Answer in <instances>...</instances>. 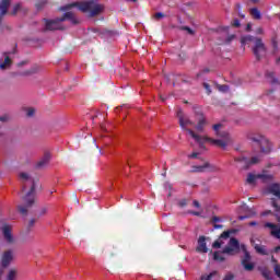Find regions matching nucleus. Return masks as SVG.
I'll use <instances>...</instances> for the list:
<instances>
[{
    "label": "nucleus",
    "instance_id": "7ed1b4c3",
    "mask_svg": "<svg viewBox=\"0 0 280 280\" xmlns=\"http://www.w3.org/2000/svg\"><path fill=\"white\" fill-rule=\"evenodd\" d=\"M177 117L179 119V126L182 130H186L190 137L195 139L197 143H202V137L194 132L191 129H187V126H194V121L191 119L185 117V114H183V109L177 110Z\"/></svg>",
    "mask_w": 280,
    "mask_h": 280
},
{
    "label": "nucleus",
    "instance_id": "0eeeda50",
    "mask_svg": "<svg viewBox=\"0 0 280 280\" xmlns=\"http://www.w3.org/2000/svg\"><path fill=\"white\" fill-rule=\"evenodd\" d=\"M235 163H240V168L241 170H248L250 165H257L259 163V158L258 156H253L250 160H247L244 156L235 158L234 159Z\"/></svg>",
    "mask_w": 280,
    "mask_h": 280
},
{
    "label": "nucleus",
    "instance_id": "5701e85b",
    "mask_svg": "<svg viewBox=\"0 0 280 280\" xmlns=\"http://www.w3.org/2000/svg\"><path fill=\"white\" fill-rule=\"evenodd\" d=\"M249 14L253 16V19H255V21H260L261 19V11H259L257 8H252L249 10Z\"/></svg>",
    "mask_w": 280,
    "mask_h": 280
},
{
    "label": "nucleus",
    "instance_id": "ea45409f",
    "mask_svg": "<svg viewBox=\"0 0 280 280\" xmlns=\"http://www.w3.org/2000/svg\"><path fill=\"white\" fill-rule=\"evenodd\" d=\"M0 121L2 124H5L7 121H10V116H8V115L0 116Z\"/></svg>",
    "mask_w": 280,
    "mask_h": 280
},
{
    "label": "nucleus",
    "instance_id": "c756f323",
    "mask_svg": "<svg viewBox=\"0 0 280 280\" xmlns=\"http://www.w3.org/2000/svg\"><path fill=\"white\" fill-rule=\"evenodd\" d=\"M213 259H214L215 261H224V256H222V255L220 254V252H214V254H213Z\"/></svg>",
    "mask_w": 280,
    "mask_h": 280
},
{
    "label": "nucleus",
    "instance_id": "a878e982",
    "mask_svg": "<svg viewBox=\"0 0 280 280\" xmlns=\"http://www.w3.org/2000/svg\"><path fill=\"white\" fill-rule=\"evenodd\" d=\"M16 277H19V271H16V269H11L7 275V280H16Z\"/></svg>",
    "mask_w": 280,
    "mask_h": 280
},
{
    "label": "nucleus",
    "instance_id": "f3484780",
    "mask_svg": "<svg viewBox=\"0 0 280 280\" xmlns=\"http://www.w3.org/2000/svg\"><path fill=\"white\" fill-rule=\"evenodd\" d=\"M213 170V166L209 162H205L202 165H195L192 166V172L196 173H202V172H211Z\"/></svg>",
    "mask_w": 280,
    "mask_h": 280
},
{
    "label": "nucleus",
    "instance_id": "864d4df0",
    "mask_svg": "<svg viewBox=\"0 0 280 280\" xmlns=\"http://www.w3.org/2000/svg\"><path fill=\"white\" fill-rule=\"evenodd\" d=\"M235 38V35H230L228 38H226V43H231V40H233Z\"/></svg>",
    "mask_w": 280,
    "mask_h": 280
},
{
    "label": "nucleus",
    "instance_id": "4d7b16f0",
    "mask_svg": "<svg viewBox=\"0 0 280 280\" xmlns=\"http://www.w3.org/2000/svg\"><path fill=\"white\" fill-rule=\"evenodd\" d=\"M249 226H257V222L256 221L249 222Z\"/></svg>",
    "mask_w": 280,
    "mask_h": 280
},
{
    "label": "nucleus",
    "instance_id": "7c9ffc66",
    "mask_svg": "<svg viewBox=\"0 0 280 280\" xmlns=\"http://www.w3.org/2000/svg\"><path fill=\"white\" fill-rule=\"evenodd\" d=\"M222 244H224V242H222V238H218L217 241L213 242L212 248H221Z\"/></svg>",
    "mask_w": 280,
    "mask_h": 280
},
{
    "label": "nucleus",
    "instance_id": "dca6fc26",
    "mask_svg": "<svg viewBox=\"0 0 280 280\" xmlns=\"http://www.w3.org/2000/svg\"><path fill=\"white\" fill-rule=\"evenodd\" d=\"M49 161H51V154L45 153L40 161L36 163V168L43 170V167H47V165H49Z\"/></svg>",
    "mask_w": 280,
    "mask_h": 280
},
{
    "label": "nucleus",
    "instance_id": "6e6d98bb",
    "mask_svg": "<svg viewBox=\"0 0 280 280\" xmlns=\"http://www.w3.org/2000/svg\"><path fill=\"white\" fill-rule=\"evenodd\" d=\"M257 34H264V28H261V27H259V28H257Z\"/></svg>",
    "mask_w": 280,
    "mask_h": 280
},
{
    "label": "nucleus",
    "instance_id": "2f4dec72",
    "mask_svg": "<svg viewBox=\"0 0 280 280\" xmlns=\"http://www.w3.org/2000/svg\"><path fill=\"white\" fill-rule=\"evenodd\" d=\"M217 88H218V91H220L221 93H228L229 91V85L226 84H223V85L218 84Z\"/></svg>",
    "mask_w": 280,
    "mask_h": 280
},
{
    "label": "nucleus",
    "instance_id": "a18cd8bd",
    "mask_svg": "<svg viewBox=\"0 0 280 280\" xmlns=\"http://www.w3.org/2000/svg\"><path fill=\"white\" fill-rule=\"evenodd\" d=\"M233 279H235V276H233V273H229V275H226V276L224 277L223 280H233Z\"/></svg>",
    "mask_w": 280,
    "mask_h": 280
},
{
    "label": "nucleus",
    "instance_id": "0e129e2a",
    "mask_svg": "<svg viewBox=\"0 0 280 280\" xmlns=\"http://www.w3.org/2000/svg\"><path fill=\"white\" fill-rule=\"evenodd\" d=\"M25 189H27V187L25 186V184L22 186V191H25Z\"/></svg>",
    "mask_w": 280,
    "mask_h": 280
},
{
    "label": "nucleus",
    "instance_id": "3c124183",
    "mask_svg": "<svg viewBox=\"0 0 280 280\" xmlns=\"http://www.w3.org/2000/svg\"><path fill=\"white\" fill-rule=\"evenodd\" d=\"M192 205L196 207V209H200V202L198 200H194Z\"/></svg>",
    "mask_w": 280,
    "mask_h": 280
},
{
    "label": "nucleus",
    "instance_id": "052dcab7",
    "mask_svg": "<svg viewBox=\"0 0 280 280\" xmlns=\"http://www.w3.org/2000/svg\"><path fill=\"white\" fill-rule=\"evenodd\" d=\"M246 218H248L247 215H241V217H238V220H246Z\"/></svg>",
    "mask_w": 280,
    "mask_h": 280
},
{
    "label": "nucleus",
    "instance_id": "f257e3e1",
    "mask_svg": "<svg viewBox=\"0 0 280 280\" xmlns=\"http://www.w3.org/2000/svg\"><path fill=\"white\" fill-rule=\"evenodd\" d=\"M71 8H78L81 12H90V16H97L104 10V5L95 3V0H90L85 2H72L61 7L59 10L61 12H68Z\"/></svg>",
    "mask_w": 280,
    "mask_h": 280
},
{
    "label": "nucleus",
    "instance_id": "09e8293b",
    "mask_svg": "<svg viewBox=\"0 0 280 280\" xmlns=\"http://www.w3.org/2000/svg\"><path fill=\"white\" fill-rule=\"evenodd\" d=\"M188 159H198V152H192L190 155H188Z\"/></svg>",
    "mask_w": 280,
    "mask_h": 280
},
{
    "label": "nucleus",
    "instance_id": "4468645a",
    "mask_svg": "<svg viewBox=\"0 0 280 280\" xmlns=\"http://www.w3.org/2000/svg\"><path fill=\"white\" fill-rule=\"evenodd\" d=\"M10 3H12V0H1L0 2V25L3 16L8 14V9L10 8Z\"/></svg>",
    "mask_w": 280,
    "mask_h": 280
},
{
    "label": "nucleus",
    "instance_id": "e2e57ef3",
    "mask_svg": "<svg viewBox=\"0 0 280 280\" xmlns=\"http://www.w3.org/2000/svg\"><path fill=\"white\" fill-rule=\"evenodd\" d=\"M280 252V246L275 247V253H279Z\"/></svg>",
    "mask_w": 280,
    "mask_h": 280
},
{
    "label": "nucleus",
    "instance_id": "79ce46f5",
    "mask_svg": "<svg viewBox=\"0 0 280 280\" xmlns=\"http://www.w3.org/2000/svg\"><path fill=\"white\" fill-rule=\"evenodd\" d=\"M47 211H48L47 207H43L39 211V218L43 215H47Z\"/></svg>",
    "mask_w": 280,
    "mask_h": 280
},
{
    "label": "nucleus",
    "instance_id": "b1692460",
    "mask_svg": "<svg viewBox=\"0 0 280 280\" xmlns=\"http://www.w3.org/2000/svg\"><path fill=\"white\" fill-rule=\"evenodd\" d=\"M257 177L262 180V183H270L275 179V176L271 174H257Z\"/></svg>",
    "mask_w": 280,
    "mask_h": 280
},
{
    "label": "nucleus",
    "instance_id": "de8ad7c7",
    "mask_svg": "<svg viewBox=\"0 0 280 280\" xmlns=\"http://www.w3.org/2000/svg\"><path fill=\"white\" fill-rule=\"evenodd\" d=\"M209 68L203 69L201 72L197 73V78H200V75H202V73H209Z\"/></svg>",
    "mask_w": 280,
    "mask_h": 280
},
{
    "label": "nucleus",
    "instance_id": "69168bd1",
    "mask_svg": "<svg viewBox=\"0 0 280 280\" xmlns=\"http://www.w3.org/2000/svg\"><path fill=\"white\" fill-rule=\"evenodd\" d=\"M252 3H259V0H250Z\"/></svg>",
    "mask_w": 280,
    "mask_h": 280
},
{
    "label": "nucleus",
    "instance_id": "774afa93",
    "mask_svg": "<svg viewBox=\"0 0 280 280\" xmlns=\"http://www.w3.org/2000/svg\"><path fill=\"white\" fill-rule=\"evenodd\" d=\"M276 62H277V65H279V62H280V57L276 60Z\"/></svg>",
    "mask_w": 280,
    "mask_h": 280
},
{
    "label": "nucleus",
    "instance_id": "f8f14e48",
    "mask_svg": "<svg viewBox=\"0 0 280 280\" xmlns=\"http://www.w3.org/2000/svg\"><path fill=\"white\" fill-rule=\"evenodd\" d=\"M13 259H14V254L12 253V250L11 249L5 250L2 254V258H1L2 268H8V266H10V264H12Z\"/></svg>",
    "mask_w": 280,
    "mask_h": 280
},
{
    "label": "nucleus",
    "instance_id": "338daca9",
    "mask_svg": "<svg viewBox=\"0 0 280 280\" xmlns=\"http://www.w3.org/2000/svg\"><path fill=\"white\" fill-rule=\"evenodd\" d=\"M273 48L277 49V42H273Z\"/></svg>",
    "mask_w": 280,
    "mask_h": 280
},
{
    "label": "nucleus",
    "instance_id": "2eb2a0df",
    "mask_svg": "<svg viewBox=\"0 0 280 280\" xmlns=\"http://www.w3.org/2000/svg\"><path fill=\"white\" fill-rule=\"evenodd\" d=\"M197 253H209V248H207V237L199 236L198 246L196 248Z\"/></svg>",
    "mask_w": 280,
    "mask_h": 280
},
{
    "label": "nucleus",
    "instance_id": "6e6552de",
    "mask_svg": "<svg viewBox=\"0 0 280 280\" xmlns=\"http://www.w3.org/2000/svg\"><path fill=\"white\" fill-rule=\"evenodd\" d=\"M222 253L224 255H236V253H240V241L235 237L230 238L228 246L223 248Z\"/></svg>",
    "mask_w": 280,
    "mask_h": 280
},
{
    "label": "nucleus",
    "instance_id": "37998d69",
    "mask_svg": "<svg viewBox=\"0 0 280 280\" xmlns=\"http://www.w3.org/2000/svg\"><path fill=\"white\" fill-rule=\"evenodd\" d=\"M45 3H47V1H42V2L36 3L37 10H43V5H45Z\"/></svg>",
    "mask_w": 280,
    "mask_h": 280
},
{
    "label": "nucleus",
    "instance_id": "bb28decb",
    "mask_svg": "<svg viewBox=\"0 0 280 280\" xmlns=\"http://www.w3.org/2000/svg\"><path fill=\"white\" fill-rule=\"evenodd\" d=\"M255 250L258 253V255H268V252H266V247L264 245H255Z\"/></svg>",
    "mask_w": 280,
    "mask_h": 280
},
{
    "label": "nucleus",
    "instance_id": "9b49d317",
    "mask_svg": "<svg viewBox=\"0 0 280 280\" xmlns=\"http://www.w3.org/2000/svg\"><path fill=\"white\" fill-rule=\"evenodd\" d=\"M2 235L4 238V242H7L9 245L14 244V235H12V226L5 224L2 226Z\"/></svg>",
    "mask_w": 280,
    "mask_h": 280
},
{
    "label": "nucleus",
    "instance_id": "603ef678",
    "mask_svg": "<svg viewBox=\"0 0 280 280\" xmlns=\"http://www.w3.org/2000/svg\"><path fill=\"white\" fill-rule=\"evenodd\" d=\"M213 224H217V222H221V219L219 217H212Z\"/></svg>",
    "mask_w": 280,
    "mask_h": 280
},
{
    "label": "nucleus",
    "instance_id": "39448f33",
    "mask_svg": "<svg viewBox=\"0 0 280 280\" xmlns=\"http://www.w3.org/2000/svg\"><path fill=\"white\" fill-rule=\"evenodd\" d=\"M250 141L259 145L260 152L262 154H270L272 152V143L264 136H252L249 137Z\"/></svg>",
    "mask_w": 280,
    "mask_h": 280
},
{
    "label": "nucleus",
    "instance_id": "680f3d73",
    "mask_svg": "<svg viewBox=\"0 0 280 280\" xmlns=\"http://www.w3.org/2000/svg\"><path fill=\"white\" fill-rule=\"evenodd\" d=\"M223 225L221 224H214V229H222Z\"/></svg>",
    "mask_w": 280,
    "mask_h": 280
},
{
    "label": "nucleus",
    "instance_id": "bf43d9fd",
    "mask_svg": "<svg viewBox=\"0 0 280 280\" xmlns=\"http://www.w3.org/2000/svg\"><path fill=\"white\" fill-rule=\"evenodd\" d=\"M271 261L272 264H275V266H277V259L275 258V256L271 257Z\"/></svg>",
    "mask_w": 280,
    "mask_h": 280
},
{
    "label": "nucleus",
    "instance_id": "ddd939ff",
    "mask_svg": "<svg viewBox=\"0 0 280 280\" xmlns=\"http://www.w3.org/2000/svg\"><path fill=\"white\" fill-rule=\"evenodd\" d=\"M221 126L222 124H215L212 126L215 135L221 139H228V141H231V135L228 131H220Z\"/></svg>",
    "mask_w": 280,
    "mask_h": 280
},
{
    "label": "nucleus",
    "instance_id": "f704fd0d",
    "mask_svg": "<svg viewBox=\"0 0 280 280\" xmlns=\"http://www.w3.org/2000/svg\"><path fill=\"white\" fill-rule=\"evenodd\" d=\"M19 10H21V4L18 3L13 7V10L11 12L12 16H15V14L19 12Z\"/></svg>",
    "mask_w": 280,
    "mask_h": 280
},
{
    "label": "nucleus",
    "instance_id": "aec40b11",
    "mask_svg": "<svg viewBox=\"0 0 280 280\" xmlns=\"http://www.w3.org/2000/svg\"><path fill=\"white\" fill-rule=\"evenodd\" d=\"M39 71H40V66L34 65L28 70L21 72L20 75H23V77L35 75V73H39Z\"/></svg>",
    "mask_w": 280,
    "mask_h": 280
},
{
    "label": "nucleus",
    "instance_id": "1a4fd4ad",
    "mask_svg": "<svg viewBox=\"0 0 280 280\" xmlns=\"http://www.w3.org/2000/svg\"><path fill=\"white\" fill-rule=\"evenodd\" d=\"M252 259L253 257L250 256V253L244 249V257L241 260V265L243 266L244 270H246V272H253V270H255V264L250 262Z\"/></svg>",
    "mask_w": 280,
    "mask_h": 280
},
{
    "label": "nucleus",
    "instance_id": "9d476101",
    "mask_svg": "<svg viewBox=\"0 0 280 280\" xmlns=\"http://www.w3.org/2000/svg\"><path fill=\"white\" fill-rule=\"evenodd\" d=\"M202 141H208L209 143H212L213 145H218V148H226V145L229 143H233V139L231 138L230 136V140L229 139H224V140H219V139H213V138H210V137H201V143Z\"/></svg>",
    "mask_w": 280,
    "mask_h": 280
},
{
    "label": "nucleus",
    "instance_id": "e433bc0d",
    "mask_svg": "<svg viewBox=\"0 0 280 280\" xmlns=\"http://www.w3.org/2000/svg\"><path fill=\"white\" fill-rule=\"evenodd\" d=\"M182 30L184 32H188V34H190V36H194V34H195L194 30H191V27H189V26H182Z\"/></svg>",
    "mask_w": 280,
    "mask_h": 280
},
{
    "label": "nucleus",
    "instance_id": "20e7f679",
    "mask_svg": "<svg viewBox=\"0 0 280 280\" xmlns=\"http://www.w3.org/2000/svg\"><path fill=\"white\" fill-rule=\"evenodd\" d=\"M34 191H36V183L34 180H32V186H31L30 191L26 194L25 197H23V200L26 206H18V211L22 215H27V209H30V207H32V205H34Z\"/></svg>",
    "mask_w": 280,
    "mask_h": 280
},
{
    "label": "nucleus",
    "instance_id": "c9c22d12",
    "mask_svg": "<svg viewBox=\"0 0 280 280\" xmlns=\"http://www.w3.org/2000/svg\"><path fill=\"white\" fill-rule=\"evenodd\" d=\"M202 85H203V89H206L207 95H211V85H209V83L207 82H205Z\"/></svg>",
    "mask_w": 280,
    "mask_h": 280
},
{
    "label": "nucleus",
    "instance_id": "473e14b6",
    "mask_svg": "<svg viewBox=\"0 0 280 280\" xmlns=\"http://www.w3.org/2000/svg\"><path fill=\"white\" fill-rule=\"evenodd\" d=\"M20 179L23 180V183L30 180V174L27 173H20Z\"/></svg>",
    "mask_w": 280,
    "mask_h": 280
},
{
    "label": "nucleus",
    "instance_id": "cd10ccee",
    "mask_svg": "<svg viewBox=\"0 0 280 280\" xmlns=\"http://www.w3.org/2000/svg\"><path fill=\"white\" fill-rule=\"evenodd\" d=\"M257 178H259L257 175L249 173L247 175V183L248 185H254L255 180H257Z\"/></svg>",
    "mask_w": 280,
    "mask_h": 280
},
{
    "label": "nucleus",
    "instance_id": "6ab92c4d",
    "mask_svg": "<svg viewBox=\"0 0 280 280\" xmlns=\"http://www.w3.org/2000/svg\"><path fill=\"white\" fill-rule=\"evenodd\" d=\"M269 194H272V196H276V198H279L280 200V184L279 183H273L270 184L268 187Z\"/></svg>",
    "mask_w": 280,
    "mask_h": 280
},
{
    "label": "nucleus",
    "instance_id": "4c0bfd02",
    "mask_svg": "<svg viewBox=\"0 0 280 280\" xmlns=\"http://www.w3.org/2000/svg\"><path fill=\"white\" fill-rule=\"evenodd\" d=\"M153 19H155L156 21L161 20V19H165L164 13L162 12H158L153 15Z\"/></svg>",
    "mask_w": 280,
    "mask_h": 280
},
{
    "label": "nucleus",
    "instance_id": "423d86ee",
    "mask_svg": "<svg viewBox=\"0 0 280 280\" xmlns=\"http://www.w3.org/2000/svg\"><path fill=\"white\" fill-rule=\"evenodd\" d=\"M44 23L46 32H56V30H65V25H62V21H60V18H57L55 20L44 19Z\"/></svg>",
    "mask_w": 280,
    "mask_h": 280
},
{
    "label": "nucleus",
    "instance_id": "49530a36",
    "mask_svg": "<svg viewBox=\"0 0 280 280\" xmlns=\"http://www.w3.org/2000/svg\"><path fill=\"white\" fill-rule=\"evenodd\" d=\"M34 224H36V219H31L28 222V230L32 229V226H34Z\"/></svg>",
    "mask_w": 280,
    "mask_h": 280
},
{
    "label": "nucleus",
    "instance_id": "a19ab883",
    "mask_svg": "<svg viewBox=\"0 0 280 280\" xmlns=\"http://www.w3.org/2000/svg\"><path fill=\"white\" fill-rule=\"evenodd\" d=\"M34 113H36V109H34V108H28L27 112H26V115H27L28 117H34Z\"/></svg>",
    "mask_w": 280,
    "mask_h": 280
},
{
    "label": "nucleus",
    "instance_id": "5fc2aeb1",
    "mask_svg": "<svg viewBox=\"0 0 280 280\" xmlns=\"http://www.w3.org/2000/svg\"><path fill=\"white\" fill-rule=\"evenodd\" d=\"M189 213H190L191 215H197V217L200 215V212H198V211H190Z\"/></svg>",
    "mask_w": 280,
    "mask_h": 280
},
{
    "label": "nucleus",
    "instance_id": "393cba45",
    "mask_svg": "<svg viewBox=\"0 0 280 280\" xmlns=\"http://www.w3.org/2000/svg\"><path fill=\"white\" fill-rule=\"evenodd\" d=\"M266 78L269 81L270 84H277V82H279V80H277V78H275V72H266Z\"/></svg>",
    "mask_w": 280,
    "mask_h": 280
},
{
    "label": "nucleus",
    "instance_id": "f03ea898",
    "mask_svg": "<svg viewBox=\"0 0 280 280\" xmlns=\"http://www.w3.org/2000/svg\"><path fill=\"white\" fill-rule=\"evenodd\" d=\"M254 42V47H253V54L256 58V60H261L264 56H266V45L259 37H253L250 35H246L241 38L242 45H246L247 43H253Z\"/></svg>",
    "mask_w": 280,
    "mask_h": 280
},
{
    "label": "nucleus",
    "instance_id": "4be33fe9",
    "mask_svg": "<svg viewBox=\"0 0 280 280\" xmlns=\"http://www.w3.org/2000/svg\"><path fill=\"white\" fill-rule=\"evenodd\" d=\"M205 126H207V119L201 114V117L199 118V120L195 127L197 132H205Z\"/></svg>",
    "mask_w": 280,
    "mask_h": 280
},
{
    "label": "nucleus",
    "instance_id": "58836bf2",
    "mask_svg": "<svg viewBox=\"0 0 280 280\" xmlns=\"http://www.w3.org/2000/svg\"><path fill=\"white\" fill-rule=\"evenodd\" d=\"M213 275H215V272H211L208 276H202L201 280H212L213 279Z\"/></svg>",
    "mask_w": 280,
    "mask_h": 280
},
{
    "label": "nucleus",
    "instance_id": "72a5a7b5",
    "mask_svg": "<svg viewBox=\"0 0 280 280\" xmlns=\"http://www.w3.org/2000/svg\"><path fill=\"white\" fill-rule=\"evenodd\" d=\"M261 275H262L264 279L272 280V278H270V271L268 269H264L261 271Z\"/></svg>",
    "mask_w": 280,
    "mask_h": 280
},
{
    "label": "nucleus",
    "instance_id": "13d9d810",
    "mask_svg": "<svg viewBox=\"0 0 280 280\" xmlns=\"http://www.w3.org/2000/svg\"><path fill=\"white\" fill-rule=\"evenodd\" d=\"M23 65H27V61H22V62L18 63V67H23Z\"/></svg>",
    "mask_w": 280,
    "mask_h": 280
},
{
    "label": "nucleus",
    "instance_id": "8fccbe9b",
    "mask_svg": "<svg viewBox=\"0 0 280 280\" xmlns=\"http://www.w3.org/2000/svg\"><path fill=\"white\" fill-rule=\"evenodd\" d=\"M179 207H187V200L186 199L180 200Z\"/></svg>",
    "mask_w": 280,
    "mask_h": 280
},
{
    "label": "nucleus",
    "instance_id": "412c9836",
    "mask_svg": "<svg viewBox=\"0 0 280 280\" xmlns=\"http://www.w3.org/2000/svg\"><path fill=\"white\" fill-rule=\"evenodd\" d=\"M59 21L63 23V21H71L73 25H78V20L73 16L72 12H66L61 18H59Z\"/></svg>",
    "mask_w": 280,
    "mask_h": 280
},
{
    "label": "nucleus",
    "instance_id": "c03bdc74",
    "mask_svg": "<svg viewBox=\"0 0 280 280\" xmlns=\"http://www.w3.org/2000/svg\"><path fill=\"white\" fill-rule=\"evenodd\" d=\"M232 25H233V27H240V25H241L240 20L238 19L233 20Z\"/></svg>",
    "mask_w": 280,
    "mask_h": 280
},
{
    "label": "nucleus",
    "instance_id": "c85d7f7f",
    "mask_svg": "<svg viewBox=\"0 0 280 280\" xmlns=\"http://www.w3.org/2000/svg\"><path fill=\"white\" fill-rule=\"evenodd\" d=\"M231 233H235L233 230L224 231L219 238L221 240H229L231 237Z\"/></svg>",
    "mask_w": 280,
    "mask_h": 280
},
{
    "label": "nucleus",
    "instance_id": "a211bd4d",
    "mask_svg": "<svg viewBox=\"0 0 280 280\" xmlns=\"http://www.w3.org/2000/svg\"><path fill=\"white\" fill-rule=\"evenodd\" d=\"M12 67V59L8 56V52H4V60H0V69L1 71H5V69H10Z\"/></svg>",
    "mask_w": 280,
    "mask_h": 280
}]
</instances>
